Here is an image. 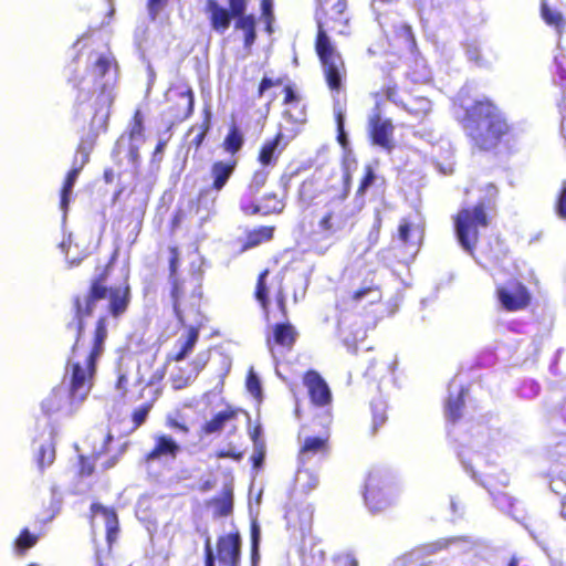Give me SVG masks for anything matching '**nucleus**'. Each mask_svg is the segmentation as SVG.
Wrapping results in <instances>:
<instances>
[{"instance_id": "obj_1", "label": "nucleus", "mask_w": 566, "mask_h": 566, "mask_svg": "<svg viewBox=\"0 0 566 566\" xmlns=\"http://www.w3.org/2000/svg\"><path fill=\"white\" fill-rule=\"evenodd\" d=\"M88 63L87 74L75 84L78 90L76 113L84 120L90 117L91 130L81 140L74 156L81 166L88 163L94 138L107 127L117 80V67L111 54L93 53Z\"/></svg>"}, {"instance_id": "obj_2", "label": "nucleus", "mask_w": 566, "mask_h": 566, "mask_svg": "<svg viewBox=\"0 0 566 566\" xmlns=\"http://www.w3.org/2000/svg\"><path fill=\"white\" fill-rule=\"evenodd\" d=\"M106 322V316L98 318L93 346L88 352L81 354L77 345L73 346L63 384L53 388L41 403L44 413L71 417L86 400L93 387L96 361L104 353Z\"/></svg>"}, {"instance_id": "obj_3", "label": "nucleus", "mask_w": 566, "mask_h": 566, "mask_svg": "<svg viewBox=\"0 0 566 566\" xmlns=\"http://www.w3.org/2000/svg\"><path fill=\"white\" fill-rule=\"evenodd\" d=\"M464 128L476 147L488 150L507 133L509 125L497 106L483 98L467 109Z\"/></svg>"}, {"instance_id": "obj_4", "label": "nucleus", "mask_w": 566, "mask_h": 566, "mask_svg": "<svg viewBox=\"0 0 566 566\" xmlns=\"http://www.w3.org/2000/svg\"><path fill=\"white\" fill-rule=\"evenodd\" d=\"M348 179L349 176L346 175L343 193L328 201L321 212L315 233L322 235L324 239L333 238L345 230L350 219L359 212L364 206V201L358 198L354 200L353 206L345 203L348 193Z\"/></svg>"}, {"instance_id": "obj_5", "label": "nucleus", "mask_w": 566, "mask_h": 566, "mask_svg": "<svg viewBox=\"0 0 566 566\" xmlns=\"http://www.w3.org/2000/svg\"><path fill=\"white\" fill-rule=\"evenodd\" d=\"M503 437L499 430H491L490 428L478 424L473 428L470 439H463L461 449L458 451V457L465 469L471 472L472 478L476 480L475 467H479L483 460L482 453L489 451H499Z\"/></svg>"}, {"instance_id": "obj_6", "label": "nucleus", "mask_w": 566, "mask_h": 566, "mask_svg": "<svg viewBox=\"0 0 566 566\" xmlns=\"http://www.w3.org/2000/svg\"><path fill=\"white\" fill-rule=\"evenodd\" d=\"M489 224L484 202H479L471 208H462L454 220L457 239L462 249L470 254L476 245L480 229Z\"/></svg>"}, {"instance_id": "obj_7", "label": "nucleus", "mask_w": 566, "mask_h": 566, "mask_svg": "<svg viewBox=\"0 0 566 566\" xmlns=\"http://www.w3.org/2000/svg\"><path fill=\"white\" fill-rule=\"evenodd\" d=\"M318 32L315 43L316 52L323 65L326 82L332 91H339L346 73L342 56L335 50L327 33L318 21Z\"/></svg>"}, {"instance_id": "obj_8", "label": "nucleus", "mask_w": 566, "mask_h": 566, "mask_svg": "<svg viewBox=\"0 0 566 566\" xmlns=\"http://www.w3.org/2000/svg\"><path fill=\"white\" fill-rule=\"evenodd\" d=\"M241 536L239 532L222 535L217 541V554H214L211 537L207 535L205 541V566H214L216 558L224 566H240Z\"/></svg>"}, {"instance_id": "obj_9", "label": "nucleus", "mask_w": 566, "mask_h": 566, "mask_svg": "<svg viewBox=\"0 0 566 566\" xmlns=\"http://www.w3.org/2000/svg\"><path fill=\"white\" fill-rule=\"evenodd\" d=\"M108 289L104 284L103 275L94 279L90 291L74 300L75 321L69 324V328H73L76 333V342L74 345L78 347V338L83 329V321L91 316L97 308L98 304L107 298Z\"/></svg>"}, {"instance_id": "obj_10", "label": "nucleus", "mask_w": 566, "mask_h": 566, "mask_svg": "<svg viewBox=\"0 0 566 566\" xmlns=\"http://www.w3.org/2000/svg\"><path fill=\"white\" fill-rule=\"evenodd\" d=\"M193 292L190 295L189 304H185L184 308L186 310L187 321L185 326L189 324V329L187 335L180 336L176 343V352L169 355L171 360L181 361L186 359V357L193 350L195 345L199 338V329L195 325L201 324V314L199 311V293H196L195 290L197 286H193ZM178 321L184 325V323L178 318Z\"/></svg>"}, {"instance_id": "obj_11", "label": "nucleus", "mask_w": 566, "mask_h": 566, "mask_svg": "<svg viewBox=\"0 0 566 566\" xmlns=\"http://www.w3.org/2000/svg\"><path fill=\"white\" fill-rule=\"evenodd\" d=\"M179 265L178 261V252L176 248L170 249V259H169V281L172 285L171 289V298L174 304V312L177 318H179L184 324L187 321L186 310L184 308L185 304H189L190 295L193 292V286H197L195 290L196 293H199V300L201 298L200 286L197 282H180L177 277V269Z\"/></svg>"}, {"instance_id": "obj_12", "label": "nucleus", "mask_w": 566, "mask_h": 566, "mask_svg": "<svg viewBox=\"0 0 566 566\" xmlns=\"http://www.w3.org/2000/svg\"><path fill=\"white\" fill-rule=\"evenodd\" d=\"M143 132V118L140 112L136 111L128 134H123L117 139L113 156L117 158L124 155L130 164L136 166L139 159V147L144 143Z\"/></svg>"}, {"instance_id": "obj_13", "label": "nucleus", "mask_w": 566, "mask_h": 566, "mask_svg": "<svg viewBox=\"0 0 566 566\" xmlns=\"http://www.w3.org/2000/svg\"><path fill=\"white\" fill-rule=\"evenodd\" d=\"M367 130L373 146L379 147L387 154L394 150L396 146L395 127L389 118L380 116L377 108L368 117Z\"/></svg>"}, {"instance_id": "obj_14", "label": "nucleus", "mask_w": 566, "mask_h": 566, "mask_svg": "<svg viewBox=\"0 0 566 566\" xmlns=\"http://www.w3.org/2000/svg\"><path fill=\"white\" fill-rule=\"evenodd\" d=\"M547 426L552 434L548 444L549 457L558 460L566 454V402L549 413Z\"/></svg>"}, {"instance_id": "obj_15", "label": "nucleus", "mask_w": 566, "mask_h": 566, "mask_svg": "<svg viewBox=\"0 0 566 566\" xmlns=\"http://www.w3.org/2000/svg\"><path fill=\"white\" fill-rule=\"evenodd\" d=\"M424 235L423 224L418 218H403L398 227L397 240L406 249V253L413 258L422 243Z\"/></svg>"}, {"instance_id": "obj_16", "label": "nucleus", "mask_w": 566, "mask_h": 566, "mask_svg": "<svg viewBox=\"0 0 566 566\" xmlns=\"http://www.w3.org/2000/svg\"><path fill=\"white\" fill-rule=\"evenodd\" d=\"M496 293L501 305L511 312L526 307L531 300L527 289L516 281L499 286Z\"/></svg>"}, {"instance_id": "obj_17", "label": "nucleus", "mask_w": 566, "mask_h": 566, "mask_svg": "<svg viewBox=\"0 0 566 566\" xmlns=\"http://www.w3.org/2000/svg\"><path fill=\"white\" fill-rule=\"evenodd\" d=\"M240 208L248 216H269L271 213H281L285 208V203L276 193L269 192L260 199L254 198L251 200L250 197H242Z\"/></svg>"}, {"instance_id": "obj_18", "label": "nucleus", "mask_w": 566, "mask_h": 566, "mask_svg": "<svg viewBox=\"0 0 566 566\" xmlns=\"http://www.w3.org/2000/svg\"><path fill=\"white\" fill-rule=\"evenodd\" d=\"M480 546L481 542L476 538L470 536H459L438 539L437 542L423 546L421 551L426 555H432L442 549H447L452 554L460 555L473 552Z\"/></svg>"}, {"instance_id": "obj_19", "label": "nucleus", "mask_w": 566, "mask_h": 566, "mask_svg": "<svg viewBox=\"0 0 566 566\" xmlns=\"http://www.w3.org/2000/svg\"><path fill=\"white\" fill-rule=\"evenodd\" d=\"M304 385L307 388L311 402L315 407L328 410L332 402V392L322 376L315 370H310L304 376Z\"/></svg>"}, {"instance_id": "obj_20", "label": "nucleus", "mask_w": 566, "mask_h": 566, "mask_svg": "<svg viewBox=\"0 0 566 566\" xmlns=\"http://www.w3.org/2000/svg\"><path fill=\"white\" fill-rule=\"evenodd\" d=\"M284 93L285 109L283 111V119L287 124L292 125V127L287 129L291 130L293 134H296L297 127L306 122L305 105L302 103L300 96L294 92V90L291 86H286L284 88Z\"/></svg>"}, {"instance_id": "obj_21", "label": "nucleus", "mask_w": 566, "mask_h": 566, "mask_svg": "<svg viewBox=\"0 0 566 566\" xmlns=\"http://www.w3.org/2000/svg\"><path fill=\"white\" fill-rule=\"evenodd\" d=\"M304 566H357V562L350 554L335 556L325 563V551L321 543L314 544L308 552L303 555Z\"/></svg>"}, {"instance_id": "obj_22", "label": "nucleus", "mask_w": 566, "mask_h": 566, "mask_svg": "<svg viewBox=\"0 0 566 566\" xmlns=\"http://www.w3.org/2000/svg\"><path fill=\"white\" fill-rule=\"evenodd\" d=\"M154 448L146 455L147 462L174 460L180 452V446L175 439L165 433H156Z\"/></svg>"}, {"instance_id": "obj_23", "label": "nucleus", "mask_w": 566, "mask_h": 566, "mask_svg": "<svg viewBox=\"0 0 566 566\" xmlns=\"http://www.w3.org/2000/svg\"><path fill=\"white\" fill-rule=\"evenodd\" d=\"M382 473L379 470L371 471L368 474L365 484L364 499L366 505L371 512H379L387 505V501L381 493Z\"/></svg>"}, {"instance_id": "obj_24", "label": "nucleus", "mask_w": 566, "mask_h": 566, "mask_svg": "<svg viewBox=\"0 0 566 566\" xmlns=\"http://www.w3.org/2000/svg\"><path fill=\"white\" fill-rule=\"evenodd\" d=\"M206 13L212 30L218 34H224L234 18L231 10L220 6L217 0H207Z\"/></svg>"}, {"instance_id": "obj_25", "label": "nucleus", "mask_w": 566, "mask_h": 566, "mask_svg": "<svg viewBox=\"0 0 566 566\" xmlns=\"http://www.w3.org/2000/svg\"><path fill=\"white\" fill-rule=\"evenodd\" d=\"M465 389L461 382L454 378L449 385V396L446 402V418L448 421L455 422L461 417V407Z\"/></svg>"}, {"instance_id": "obj_26", "label": "nucleus", "mask_w": 566, "mask_h": 566, "mask_svg": "<svg viewBox=\"0 0 566 566\" xmlns=\"http://www.w3.org/2000/svg\"><path fill=\"white\" fill-rule=\"evenodd\" d=\"M108 312L112 316L118 317L123 315L130 302L129 285H119L108 289Z\"/></svg>"}, {"instance_id": "obj_27", "label": "nucleus", "mask_w": 566, "mask_h": 566, "mask_svg": "<svg viewBox=\"0 0 566 566\" xmlns=\"http://www.w3.org/2000/svg\"><path fill=\"white\" fill-rule=\"evenodd\" d=\"M83 167L84 166H81V164L77 163V158H74L72 168L67 172V176L64 180V185L61 190V199H60V209L63 211V219L66 218L70 198L73 192L74 185H75Z\"/></svg>"}, {"instance_id": "obj_28", "label": "nucleus", "mask_w": 566, "mask_h": 566, "mask_svg": "<svg viewBox=\"0 0 566 566\" xmlns=\"http://www.w3.org/2000/svg\"><path fill=\"white\" fill-rule=\"evenodd\" d=\"M327 450V437H306L300 450L298 460L302 465L316 454H323Z\"/></svg>"}, {"instance_id": "obj_29", "label": "nucleus", "mask_w": 566, "mask_h": 566, "mask_svg": "<svg viewBox=\"0 0 566 566\" xmlns=\"http://www.w3.org/2000/svg\"><path fill=\"white\" fill-rule=\"evenodd\" d=\"M91 510L95 517H103L106 527V538L111 545L115 541L118 531V521L115 512L98 503L92 504Z\"/></svg>"}, {"instance_id": "obj_30", "label": "nucleus", "mask_w": 566, "mask_h": 566, "mask_svg": "<svg viewBox=\"0 0 566 566\" xmlns=\"http://www.w3.org/2000/svg\"><path fill=\"white\" fill-rule=\"evenodd\" d=\"M235 160L231 161H216L211 166V177H212V189L219 192L228 182L229 178L234 171Z\"/></svg>"}, {"instance_id": "obj_31", "label": "nucleus", "mask_w": 566, "mask_h": 566, "mask_svg": "<svg viewBox=\"0 0 566 566\" xmlns=\"http://www.w3.org/2000/svg\"><path fill=\"white\" fill-rule=\"evenodd\" d=\"M483 486L486 488L493 497L494 504L502 512L517 518L516 516V501L505 492L492 490L490 482H482Z\"/></svg>"}, {"instance_id": "obj_32", "label": "nucleus", "mask_w": 566, "mask_h": 566, "mask_svg": "<svg viewBox=\"0 0 566 566\" xmlns=\"http://www.w3.org/2000/svg\"><path fill=\"white\" fill-rule=\"evenodd\" d=\"M55 460V448L53 444L52 436L39 446L35 451V462L40 471L50 467Z\"/></svg>"}, {"instance_id": "obj_33", "label": "nucleus", "mask_w": 566, "mask_h": 566, "mask_svg": "<svg viewBox=\"0 0 566 566\" xmlns=\"http://www.w3.org/2000/svg\"><path fill=\"white\" fill-rule=\"evenodd\" d=\"M234 27L235 29L243 31L244 49L250 52L256 39L254 17L252 14L240 17L235 20Z\"/></svg>"}, {"instance_id": "obj_34", "label": "nucleus", "mask_w": 566, "mask_h": 566, "mask_svg": "<svg viewBox=\"0 0 566 566\" xmlns=\"http://www.w3.org/2000/svg\"><path fill=\"white\" fill-rule=\"evenodd\" d=\"M297 333L290 323H279L274 326V342L283 347L291 348L296 340Z\"/></svg>"}, {"instance_id": "obj_35", "label": "nucleus", "mask_w": 566, "mask_h": 566, "mask_svg": "<svg viewBox=\"0 0 566 566\" xmlns=\"http://www.w3.org/2000/svg\"><path fill=\"white\" fill-rule=\"evenodd\" d=\"M234 417H235L234 410H231V409L221 410L217 415H214V417L211 420L207 421L202 426V431L206 434H212V433L220 432L224 428L226 423L229 422L230 420H232Z\"/></svg>"}, {"instance_id": "obj_36", "label": "nucleus", "mask_w": 566, "mask_h": 566, "mask_svg": "<svg viewBox=\"0 0 566 566\" xmlns=\"http://www.w3.org/2000/svg\"><path fill=\"white\" fill-rule=\"evenodd\" d=\"M352 300L357 304H375L381 300V292L375 285H365L356 291L352 295Z\"/></svg>"}, {"instance_id": "obj_37", "label": "nucleus", "mask_w": 566, "mask_h": 566, "mask_svg": "<svg viewBox=\"0 0 566 566\" xmlns=\"http://www.w3.org/2000/svg\"><path fill=\"white\" fill-rule=\"evenodd\" d=\"M273 231L274 228L272 227H259L258 229L250 231L247 234V239L245 242L243 243L242 251H247L249 249L258 247L263 242L270 241L273 237Z\"/></svg>"}, {"instance_id": "obj_38", "label": "nucleus", "mask_w": 566, "mask_h": 566, "mask_svg": "<svg viewBox=\"0 0 566 566\" xmlns=\"http://www.w3.org/2000/svg\"><path fill=\"white\" fill-rule=\"evenodd\" d=\"M282 137H283V134L280 132L275 136V138L266 142L263 145V147L261 148V151L259 155V160L263 166H268V165L275 163V160L280 154L279 146H280Z\"/></svg>"}, {"instance_id": "obj_39", "label": "nucleus", "mask_w": 566, "mask_h": 566, "mask_svg": "<svg viewBox=\"0 0 566 566\" xmlns=\"http://www.w3.org/2000/svg\"><path fill=\"white\" fill-rule=\"evenodd\" d=\"M541 15L546 24L554 27L557 31H560L565 24L562 12L555 8H552L547 0L541 1Z\"/></svg>"}, {"instance_id": "obj_40", "label": "nucleus", "mask_w": 566, "mask_h": 566, "mask_svg": "<svg viewBox=\"0 0 566 566\" xmlns=\"http://www.w3.org/2000/svg\"><path fill=\"white\" fill-rule=\"evenodd\" d=\"M178 95V113L176 119L184 120L188 118L193 112V93L191 90H185L177 93Z\"/></svg>"}, {"instance_id": "obj_41", "label": "nucleus", "mask_w": 566, "mask_h": 566, "mask_svg": "<svg viewBox=\"0 0 566 566\" xmlns=\"http://www.w3.org/2000/svg\"><path fill=\"white\" fill-rule=\"evenodd\" d=\"M318 484V479L315 474L306 469H298L295 476V485L300 491L307 493L314 490Z\"/></svg>"}, {"instance_id": "obj_42", "label": "nucleus", "mask_w": 566, "mask_h": 566, "mask_svg": "<svg viewBox=\"0 0 566 566\" xmlns=\"http://www.w3.org/2000/svg\"><path fill=\"white\" fill-rule=\"evenodd\" d=\"M269 177V170L265 168L259 169L254 172L252 180L242 197H250V199L256 198V195L264 187Z\"/></svg>"}, {"instance_id": "obj_43", "label": "nucleus", "mask_w": 566, "mask_h": 566, "mask_svg": "<svg viewBox=\"0 0 566 566\" xmlns=\"http://www.w3.org/2000/svg\"><path fill=\"white\" fill-rule=\"evenodd\" d=\"M338 329L343 344L347 347L349 352H355L357 343L366 337V332L360 327L356 328L350 335L346 334V331L344 328V322L342 321L338 324Z\"/></svg>"}, {"instance_id": "obj_44", "label": "nucleus", "mask_w": 566, "mask_h": 566, "mask_svg": "<svg viewBox=\"0 0 566 566\" xmlns=\"http://www.w3.org/2000/svg\"><path fill=\"white\" fill-rule=\"evenodd\" d=\"M261 528L256 521L251 524V566H258L260 560Z\"/></svg>"}, {"instance_id": "obj_45", "label": "nucleus", "mask_w": 566, "mask_h": 566, "mask_svg": "<svg viewBox=\"0 0 566 566\" xmlns=\"http://www.w3.org/2000/svg\"><path fill=\"white\" fill-rule=\"evenodd\" d=\"M36 542L38 537L30 533L28 528H24L14 542V549L17 553L23 554L25 551L33 547Z\"/></svg>"}, {"instance_id": "obj_46", "label": "nucleus", "mask_w": 566, "mask_h": 566, "mask_svg": "<svg viewBox=\"0 0 566 566\" xmlns=\"http://www.w3.org/2000/svg\"><path fill=\"white\" fill-rule=\"evenodd\" d=\"M223 144L227 151L235 154L243 145L242 134L237 127H232L229 130Z\"/></svg>"}, {"instance_id": "obj_47", "label": "nucleus", "mask_w": 566, "mask_h": 566, "mask_svg": "<svg viewBox=\"0 0 566 566\" xmlns=\"http://www.w3.org/2000/svg\"><path fill=\"white\" fill-rule=\"evenodd\" d=\"M209 129V118H207L199 127L193 126L189 130V136H192L189 144L198 149L205 140L207 132Z\"/></svg>"}, {"instance_id": "obj_48", "label": "nucleus", "mask_w": 566, "mask_h": 566, "mask_svg": "<svg viewBox=\"0 0 566 566\" xmlns=\"http://www.w3.org/2000/svg\"><path fill=\"white\" fill-rule=\"evenodd\" d=\"M371 412H373V424L374 429L381 426L386 421V403L381 400L371 401Z\"/></svg>"}, {"instance_id": "obj_49", "label": "nucleus", "mask_w": 566, "mask_h": 566, "mask_svg": "<svg viewBox=\"0 0 566 566\" xmlns=\"http://www.w3.org/2000/svg\"><path fill=\"white\" fill-rule=\"evenodd\" d=\"M269 274V271H263L258 279L256 284V291H255V297L261 303L262 307L266 310L268 306V289H266V276Z\"/></svg>"}, {"instance_id": "obj_50", "label": "nucleus", "mask_w": 566, "mask_h": 566, "mask_svg": "<svg viewBox=\"0 0 566 566\" xmlns=\"http://www.w3.org/2000/svg\"><path fill=\"white\" fill-rule=\"evenodd\" d=\"M539 390L541 386L537 381L534 379H527L521 385L518 394L523 398L533 399L539 394Z\"/></svg>"}, {"instance_id": "obj_51", "label": "nucleus", "mask_w": 566, "mask_h": 566, "mask_svg": "<svg viewBox=\"0 0 566 566\" xmlns=\"http://www.w3.org/2000/svg\"><path fill=\"white\" fill-rule=\"evenodd\" d=\"M375 178H376V176L374 174L373 168L370 166H366L365 176H364L363 180L360 181V185L357 189L355 199L358 198L365 202L363 197H364L365 192L367 191V189L374 184Z\"/></svg>"}, {"instance_id": "obj_52", "label": "nucleus", "mask_w": 566, "mask_h": 566, "mask_svg": "<svg viewBox=\"0 0 566 566\" xmlns=\"http://www.w3.org/2000/svg\"><path fill=\"white\" fill-rule=\"evenodd\" d=\"M337 124V140L345 148L348 144L347 134L345 132V115L340 108L335 107Z\"/></svg>"}, {"instance_id": "obj_53", "label": "nucleus", "mask_w": 566, "mask_h": 566, "mask_svg": "<svg viewBox=\"0 0 566 566\" xmlns=\"http://www.w3.org/2000/svg\"><path fill=\"white\" fill-rule=\"evenodd\" d=\"M60 248H61L62 252L65 254V259H66L67 263L70 264V266L78 265L81 263V261L85 258V255H82L78 258L72 255L71 234L67 237V239H64L61 242Z\"/></svg>"}, {"instance_id": "obj_54", "label": "nucleus", "mask_w": 566, "mask_h": 566, "mask_svg": "<svg viewBox=\"0 0 566 566\" xmlns=\"http://www.w3.org/2000/svg\"><path fill=\"white\" fill-rule=\"evenodd\" d=\"M247 389L254 397H258L261 395L260 380L252 369L250 370V373L247 377Z\"/></svg>"}, {"instance_id": "obj_55", "label": "nucleus", "mask_w": 566, "mask_h": 566, "mask_svg": "<svg viewBox=\"0 0 566 566\" xmlns=\"http://www.w3.org/2000/svg\"><path fill=\"white\" fill-rule=\"evenodd\" d=\"M149 410H150L149 405H143L134 410L132 418H133L135 428H138L139 426H142L145 422V420L148 417Z\"/></svg>"}, {"instance_id": "obj_56", "label": "nucleus", "mask_w": 566, "mask_h": 566, "mask_svg": "<svg viewBox=\"0 0 566 566\" xmlns=\"http://www.w3.org/2000/svg\"><path fill=\"white\" fill-rule=\"evenodd\" d=\"M228 1H229L231 13L233 14V17L235 19L247 15L245 11H247L248 0H228Z\"/></svg>"}, {"instance_id": "obj_57", "label": "nucleus", "mask_w": 566, "mask_h": 566, "mask_svg": "<svg viewBox=\"0 0 566 566\" xmlns=\"http://www.w3.org/2000/svg\"><path fill=\"white\" fill-rule=\"evenodd\" d=\"M556 212L559 218L566 219V182L564 184V186L559 192V196H558V199L556 202Z\"/></svg>"}, {"instance_id": "obj_58", "label": "nucleus", "mask_w": 566, "mask_h": 566, "mask_svg": "<svg viewBox=\"0 0 566 566\" xmlns=\"http://www.w3.org/2000/svg\"><path fill=\"white\" fill-rule=\"evenodd\" d=\"M282 84V81L281 80H272L270 77H266L264 76L259 85V90H258V95L259 97H262L264 95V93L270 90L271 87L273 86H276V85H281Z\"/></svg>"}, {"instance_id": "obj_59", "label": "nucleus", "mask_w": 566, "mask_h": 566, "mask_svg": "<svg viewBox=\"0 0 566 566\" xmlns=\"http://www.w3.org/2000/svg\"><path fill=\"white\" fill-rule=\"evenodd\" d=\"M554 64H555L554 82L557 85L563 86V82L566 80V70L564 69L563 63L558 60V57H555Z\"/></svg>"}, {"instance_id": "obj_60", "label": "nucleus", "mask_w": 566, "mask_h": 566, "mask_svg": "<svg viewBox=\"0 0 566 566\" xmlns=\"http://www.w3.org/2000/svg\"><path fill=\"white\" fill-rule=\"evenodd\" d=\"M399 30L401 38H403L406 41V44L409 48H412L415 45V35L412 33L411 27L408 24H402Z\"/></svg>"}, {"instance_id": "obj_61", "label": "nucleus", "mask_w": 566, "mask_h": 566, "mask_svg": "<svg viewBox=\"0 0 566 566\" xmlns=\"http://www.w3.org/2000/svg\"><path fill=\"white\" fill-rule=\"evenodd\" d=\"M102 441V444L98 450L94 449V455H99L106 451V444L113 440L111 433L104 434L102 431L96 432Z\"/></svg>"}, {"instance_id": "obj_62", "label": "nucleus", "mask_w": 566, "mask_h": 566, "mask_svg": "<svg viewBox=\"0 0 566 566\" xmlns=\"http://www.w3.org/2000/svg\"><path fill=\"white\" fill-rule=\"evenodd\" d=\"M551 490L559 495L566 494V482L563 479H555L551 481Z\"/></svg>"}, {"instance_id": "obj_63", "label": "nucleus", "mask_w": 566, "mask_h": 566, "mask_svg": "<svg viewBox=\"0 0 566 566\" xmlns=\"http://www.w3.org/2000/svg\"><path fill=\"white\" fill-rule=\"evenodd\" d=\"M164 0H148V13L151 20H155L161 9Z\"/></svg>"}, {"instance_id": "obj_64", "label": "nucleus", "mask_w": 566, "mask_h": 566, "mask_svg": "<svg viewBox=\"0 0 566 566\" xmlns=\"http://www.w3.org/2000/svg\"><path fill=\"white\" fill-rule=\"evenodd\" d=\"M380 226H381V219H380V216H379V212L376 213L375 216V221H374V224H373V229L369 233V240L376 242L377 241V238H378V234H379V230H380Z\"/></svg>"}]
</instances>
